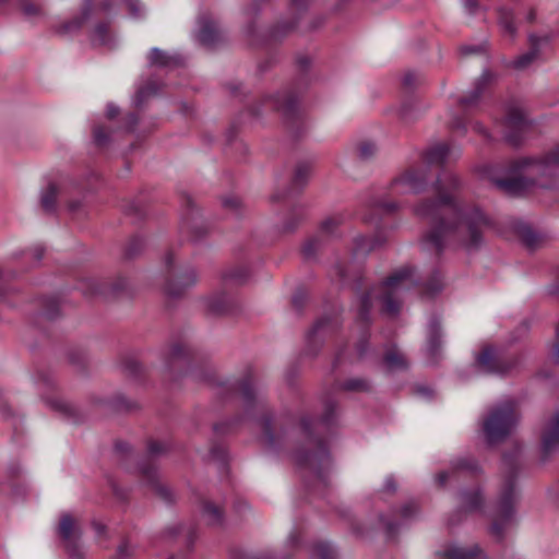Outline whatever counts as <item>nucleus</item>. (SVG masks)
<instances>
[{"label":"nucleus","mask_w":559,"mask_h":559,"mask_svg":"<svg viewBox=\"0 0 559 559\" xmlns=\"http://www.w3.org/2000/svg\"><path fill=\"white\" fill-rule=\"evenodd\" d=\"M395 183L414 193L431 191L437 197L436 200L419 203L415 209L418 217L431 223V229L423 241L426 250L440 254L448 237L467 249L480 246L488 221L478 207L455 200L453 191L459 185L455 177H399Z\"/></svg>","instance_id":"f257e3e1"},{"label":"nucleus","mask_w":559,"mask_h":559,"mask_svg":"<svg viewBox=\"0 0 559 559\" xmlns=\"http://www.w3.org/2000/svg\"><path fill=\"white\" fill-rule=\"evenodd\" d=\"M236 389L242 397V419L258 423L262 429L263 442L270 448L278 447L287 431L282 426L273 425L265 396L257 386L255 381L251 377H247L238 383L226 384L228 391Z\"/></svg>","instance_id":"f03ea898"},{"label":"nucleus","mask_w":559,"mask_h":559,"mask_svg":"<svg viewBox=\"0 0 559 559\" xmlns=\"http://www.w3.org/2000/svg\"><path fill=\"white\" fill-rule=\"evenodd\" d=\"M415 284L411 267L404 266L393 272L380 287L372 289L361 297L357 318L359 324L365 328L370 323L369 312L372 297L381 299L384 313L396 316L401 308L400 294Z\"/></svg>","instance_id":"7ed1b4c3"},{"label":"nucleus","mask_w":559,"mask_h":559,"mask_svg":"<svg viewBox=\"0 0 559 559\" xmlns=\"http://www.w3.org/2000/svg\"><path fill=\"white\" fill-rule=\"evenodd\" d=\"M312 419L309 416H301L299 423L293 428V432L305 439V444L295 453L296 463L320 479H324V473L331 466V456L325 443L313 435Z\"/></svg>","instance_id":"20e7f679"},{"label":"nucleus","mask_w":559,"mask_h":559,"mask_svg":"<svg viewBox=\"0 0 559 559\" xmlns=\"http://www.w3.org/2000/svg\"><path fill=\"white\" fill-rule=\"evenodd\" d=\"M519 468L518 460L513 456H503V484L497 507V514L492 521L491 534L502 537L506 527L511 523L516 500L515 477Z\"/></svg>","instance_id":"39448f33"},{"label":"nucleus","mask_w":559,"mask_h":559,"mask_svg":"<svg viewBox=\"0 0 559 559\" xmlns=\"http://www.w3.org/2000/svg\"><path fill=\"white\" fill-rule=\"evenodd\" d=\"M519 421L520 413L513 400L495 405L483 421L487 442L490 444L501 442L512 433Z\"/></svg>","instance_id":"423d86ee"},{"label":"nucleus","mask_w":559,"mask_h":559,"mask_svg":"<svg viewBox=\"0 0 559 559\" xmlns=\"http://www.w3.org/2000/svg\"><path fill=\"white\" fill-rule=\"evenodd\" d=\"M165 266L168 270L164 292L168 297H181L187 289L198 282V273L191 266H186L179 271H173L174 254L168 252L165 255Z\"/></svg>","instance_id":"0eeeda50"},{"label":"nucleus","mask_w":559,"mask_h":559,"mask_svg":"<svg viewBox=\"0 0 559 559\" xmlns=\"http://www.w3.org/2000/svg\"><path fill=\"white\" fill-rule=\"evenodd\" d=\"M556 166H559V146L543 156H521L512 159L506 175L537 174Z\"/></svg>","instance_id":"6e6552de"},{"label":"nucleus","mask_w":559,"mask_h":559,"mask_svg":"<svg viewBox=\"0 0 559 559\" xmlns=\"http://www.w3.org/2000/svg\"><path fill=\"white\" fill-rule=\"evenodd\" d=\"M182 207L181 230L188 234L193 241L204 238L210 227L191 195H182Z\"/></svg>","instance_id":"1a4fd4ad"},{"label":"nucleus","mask_w":559,"mask_h":559,"mask_svg":"<svg viewBox=\"0 0 559 559\" xmlns=\"http://www.w3.org/2000/svg\"><path fill=\"white\" fill-rule=\"evenodd\" d=\"M462 151L453 142H438L429 146L421 155L423 162L431 167H444L456 162Z\"/></svg>","instance_id":"9d476101"},{"label":"nucleus","mask_w":559,"mask_h":559,"mask_svg":"<svg viewBox=\"0 0 559 559\" xmlns=\"http://www.w3.org/2000/svg\"><path fill=\"white\" fill-rule=\"evenodd\" d=\"M58 534L66 545V549L72 559H83L84 551L80 544L81 530L76 520L70 514L60 518Z\"/></svg>","instance_id":"9b49d317"},{"label":"nucleus","mask_w":559,"mask_h":559,"mask_svg":"<svg viewBox=\"0 0 559 559\" xmlns=\"http://www.w3.org/2000/svg\"><path fill=\"white\" fill-rule=\"evenodd\" d=\"M489 183L507 197H522L537 186L533 177H486Z\"/></svg>","instance_id":"f8f14e48"},{"label":"nucleus","mask_w":559,"mask_h":559,"mask_svg":"<svg viewBox=\"0 0 559 559\" xmlns=\"http://www.w3.org/2000/svg\"><path fill=\"white\" fill-rule=\"evenodd\" d=\"M476 365L481 372L503 374L515 366V360L499 357L493 348L485 347L477 356Z\"/></svg>","instance_id":"ddd939ff"},{"label":"nucleus","mask_w":559,"mask_h":559,"mask_svg":"<svg viewBox=\"0 0 559 559\" xmlns=\"http://www.w3.org/2000/svg\"><path fill=\"white\" fill-rule=\"evenodd\" d=\"M542 460L546 461L559 450V412L545 420L540 431Z\"/></svg>","instance_id":"4468645a"},{"label":"nucleus","mask_w":559,"mask_h":559,"mask_svg":"<svg viewBox=\"0 0 559 559\" xmlns=\"http://www.w3.org/2000/svg\"><path fill=\"white\" fill-rule=\"evenodd\" d=\"M336 329V324L332 323L330 318L319 319L307 335V355H316L319 347L322 344V336L333 332Z\"/></svg>","instance_id":"2eb2a0df"},{"label":"nucleus","mask_w":559,"mask_h":559,"mask_svg":"<svg viewBox=\"0 0 559 559\" xmlns=\"http://www.w3.org/2000/svg\"><path fill=\"white\" fill-rule=\"evenodd\" d=\"M141 475L152 488V490L160 497L165 502L170 503L175 500L173 490L158 479L156 468L151 464H145L140 467Z\"/></svg>","instance_id":"dca6fc26"},{"label":"nucleus","mask_w":559,"mask_h":559,"mask_svg":"<svg viewBox=\"0 0 559 559\" xmlns=\"http://www.w3.org/2000/svg\"><path fill=\"white\" fill-rule=\"evenodd\" d=\"M479 471H480V468H479L477 462H475L472 459L463 457V459H459V460L454 461L451 465L450 471L440 472L436 477V481L439 486L442 487L445 485L447 480L450 477L459 476L464 472L471 473V474H476Z\"/></svg>","instance_id":"f3484780"},{"label":"nucleus","mask_w":559,"mask_h":559,"mask_svg":"<svg viewBox=\"0 0 559 559\" xmlns=\"http://www.w3.org/2000/svg\"><path fill=\"white\" fill-rule=\"evenodd\" d=\"M190 356V348L183 343L173 344L164 357V368L167 372L173 373L176 369H180Z\"/></svg>","instance_id":"a211bd4d"},{"label":"nucleus","mask_w":559,"mask_h":559,"mask_svg":"<svg viewBox=\"0 0 559 559\" xmlns=\"http://www.w3.org/2000/svg\"><path fill=\"white\" fill-rule=\"evenodd\" d=\"M418 513V506L415 501H408L404 503L397 512L399 521L386 520L384 518L381 521L384 523L386 533L389 536H393L402 523L407 522L415 518Z\"/></svg>","instance_id":"6ab92c4d"},{"label":"nucleus","mask_w":559,"mask_h":559,"mask_svg":"<svg viewBox=\"0 0 559 559\" xmlns=\"http://www.w3.org/2000/svg\"><path fill=\"white\" fill-rule=\"evenodd\" d=\"M198 24V39L201 44L212 46L221 38V32L211 16H200Z\"/></svg>","instance_id":"aec40b11"},{"label":"nucleus","mask_w":559,"mask_h":559,"mask_svg":"<svg viewBox=\"0 0 559 559\" xmlns=\"http://www.w3.org/2000/svg\"><path fill=\"white\" fill-rule=\"evenodd\" d=\"M440 338H441L440 320L437 317H432L429 321L428 336H427V343H428L427 350L432 359H436L438 357L439 349L441 346Z\"/></svg>","instance_id":"412c9836"},{"label":"nucleus","mask_w":559,"mask_h":559,"mask_svg":"<svg viewBox=\"0 0 559 559\" xmlns=\"http://www.w3.org/2000/svg\"><path fill=\"white\" fill-rule=\"evenodd\" d=\"M445 559H481L483 551L477 545L471 547L452 546L443 551Z\"/></svg>","instance_id":"4be33fe9"},{"label":"nucleus","mask_w":559,"mask_h":559,"mask_svg":"<svg viewBox=\"0 0 559 559\" xmlns=\"http://www.w3.org/2000/svg\"><path fill=\"white\" fill-rule=\"evenodd\" d=\"M544 39L535 36L530 37L531 49L526 53L520 56L513 61V67L519 70L527 68L534 60L537 59L539 52V46Z\"/></svg>","instance_id":"5701e85b"},{"label":"nucleus","mask_w":559,"mask_h":559,"mask_svg":"<svg viewBox=\"0 0 559 559\" xmlns=\"http://www.w3.org/2000/svg\"><path fill=\"white\" fill-rule=\"evenodd\" d=\"M60 193V187L55 182H49L41 191L40 206L46 213H52L56 210L57 197Z\"/></svg>","instance_id":"b1692460"},{"label":"nucleus","mask_w":559,"mask_h":559,"mask_svg":"<svg viewBox=\"0 0 559 559\" xmlns=\"http://www.w3.org/2000/svg\"><path fill=\"white\" fill-rule=\"evenodd\" d=\"M491 79L492 75L489 72H484L476 82L473 91L468 95L461 98V104L466 107L475 105L483 94L485 86L491 81Z\"/></svg>","instance_id":"393cba45"},{"label":"nucleus","mask_w":559,"mask_h":559,"mask_svg":"<svg viewBox=\"0 0 559 559\" xmlns=\"http://www.w3.org/2000/svg\"><path fill=\"white\" fill-rule=\"evenodd\" d=\"M484 499L478 489L461 492V508L465 512H473L483 506Z\"/></svg>","instance_id":"a878e982"},{"label":"nucleus","mask_w":559,"mask_h":559,"mask_svg":"<svg viewBox=\"0 0 559 559\" xmlns=\"http://www.w3.org/2000/svg\"><path fill=\"white\" fill-rule=\"evenodd\" d=\"M202 515L207 524L212 526L222 524L224 518L221 507L209 500L202 501Z\"/></svg>","instance_id":"bb28decb"},{"label":"nucleus","mask_w":559,"mask_h":559,"mask_svg":"<svg viewBox=\"0 0 559 559\" xmlns=\"http://www.w3.org/2000/svg\"><path fill=\"white\" fill-rule=\"evenodd\" d=\"M383 360L390 370H402L408 366L405 356L396 347L388 349Z\"/></svg>","instance_id":"cd10ccee"},{"label":"nucleus","mask_w":559,"mask_h":559,"mask_svg":"<svg viewBox=\"0 0 559 559\" xmlns=\"http://www.w3.org/2000/svg\"><path fill=\"white\" fill-rule=\"evenodd\" d=\"M79 289L84 295H88V296L107 295V294H109V285H108V283H99L98 281L93 280V278L83 280L79 284Z\"/></svg>","instance_id":"c85d7f7f"},{"label":"nucleus","mask_w":559,"mask_h":559,"mask_svg":"<svg viewBox=\"0 0 559 559\" xmlns=\"http://www.w3.org/2000/svg\"><path fill=\"white\" fill-rule=\"evenodd\" d=\"M148 59L152 66L158 67H169L171 64H177L179 62L178 57L169 56L168 53L158 48H153L151 50Z\"/></svg>","instance_id":"c756f323"},{"label":"nucleus","mask_w":559,"mask_h":559,"mask_svg":"<svg viewBox=\"0 0 559 559\" xmlns=\"http://www.w3.org/2000/svg\"><path fill=\"white\" fill-rule=\"evenodd\" d=\"M304 218V213L301 210L292 211L280 225V231L282 234H290L294 233Z\"/></svg>","instance_id":"7c9ffc66"},{"label":"nucleus","mask_w":559,"mask_h":559,"mask_svg":"<svg viewBox=\"0 0 559 559\" xmlns=\"http://www.w3.org/2000/svg\"><path fill=\"white\" fill-rule=\"evenodd\" d=\"M207 308L214 314H224L229 310V299L225 294L209 298Z\"/></svg>","instance_id":"2f4dec72"},{"label":"nucleus","mask_w":559,"mask_h":559,"mask_svg":"<svg viewBox=\"0 0 559 559\" xmlns=\"http://www.w3.org/2000/svg\"><path fill=\"white\" fill-rule=\"evenodd\" d=\"M324 239L322 236H314L309 238L302 246L301 252L305 259H313L317 252L322 248Z\"/></svg>","instance_id":"473e14b6"},{"label":"nucleus","mask_w":559,"mask_h":559,"mask_svg":"<svg viewBox=\"0 0 559 559\" xmlns=\"http://www.w3.org/2000/svg\"><path fill=\"white\" fill-rule=\"evenodd\" d=\"M499 24L510 36L515 34V26L513 24V13L507 8L499 9Z\"/></svg>","instance_id":"72a5a7b5"},{"label":"nucleus","mask_w":559,"mask_h":559,"mask_svg":"<svg viewBox=\"0 0 559 559\" xmlns=\"http://www.w3.org/2000/svg\"><path fill=\"white\" fill-rule=\"evenodd\" d=\"M341 389L350 392H367L370 390V384L366 379L353 378L344 381Z\"/></svg>","instance_id":"f704fd0d"},{"label":"nucleus","mask_w":559,"mask_h":559,"mask_svg":"<svg viewBox=\"0 0 559 559\" xmlns=\"http://www.w3.org/2000/svg\"><path fill=\"white\" fill-rule=\"evenodd\" d=\"M507 123L510 127L522 129L526 124V118L522 109L511 108L507 115Z\"/></svg>","instance_id":"c9c22d12"},{"label":"nucleus","mask_w":559,"mask_h":559,"mask_svg":"<svg viewBox=\"0 0 559 559\" xmlns=\"http://www.w3.org/2000/svg\"><path fill=\"white\" fill-rule=\"evenodd\" d=\"M110 41V36L108 33V26L106 24H98L92 35V43L94 45H108Z\"/></svg>","instance_id":"e433bc0d"},{"label":"nucleus","mask_w":559,"mask_h":559,"mask_svg":"<svg viewBox=\"0 0 559 559\" xmlns=\"http://www.w3.org/2000/svg\"><path fill=\"white\" fill-rule=\"evenodd\" d=\"M312 556L316 559H334L335 552L330 544L320 542L314 544Z\"/></svg>","instance_id":"4c0bfd02"},{"label":"nucleus","mask_w":559,"mask_h":559,"mask_svg":"<svg viewBox=\"0 0 559 559\" xmlns=\"http://www.w3.org/2000/svg\"><path fill=\"white\" fill-rule=\"evenodd\" d=\"M377 151L378 146L372 141H362L357 146V153L361 159H369L377 153Z\"/></svg>","instance_id":"58836bf2"},{"label":"nucleus","mask_w":559,"mask_h":559,"mask_svg":"<svg viewBox=\"0 0 559 559\" xmlns=\"http://www.w3.org/2000/svg\"><path fill=\"white\" fill-rule=\"evenodd\" d=\"M144 247V241L139 237H133L128 242L124 249V255L129 259L134 258L139 254Z\"/></svg>","instance_id":"ea45409f"},{"label":"nucleus","mask_w":559,"mask_h":559,"mask_svg":"<svg viewBox=\"0 0 559 559\" xmlns=\"http://www.w3.org/2000/svg\"><path fill=\"white\" fill-rule=\"evenodd\" d=\"M290 189L285 192L283 195H277L276 198H283L288 195H294L298 191H300L307 183L306 177H288Z\"/></svg>","instance_id":"a19ab883"},{"label":"nucleus","mask_w":559,"mask_h":559,"mask_svg":"<svg viewBox=\"0 0 559 559\" xmlns=\"http://www.w3.org/2000/svg\"><path fill=\"white\" fill-rule=\"evenodd\" d=\"M442 277L439 272H435L430 280L425 284V289L427 294H436L442 289Z\"/></svg>","instance_id":"79ce46f5"},{"label":"nucleus","mask_w":559,"mask_h":559,"mask_svg":"<svg viewBox=\"0 0 559 559\" xmlns=\"http://www.w3.org/2000/svg\"><path fill=\"white\" fill-rule=\"evenodd\" d=\"M248 277V270L245 266H236L225 273V278L236 283H242Z\"/></svg>","instance_id":"37998d69"},{"label":"nucleus","mask_w":559,"mask_h":559,"mask_svg":"<svg viewBox=\"0 0 559 559\" xmlns=\"http://www.w3.org/2000/svg\"><path fill=\"white\" fill-rule=\"evenodd\" d=\"M296 104H297V100L292 96L285 97L283 99L280 97H276V98H274L273 107L278 110L289 112L295 108Z\"/></svg>","instance_id":"c03bdc74"},{"label":"nucleus","mask_w":559,"mask_h":559,"mask_svg":"<svg viewBox=\"0 0 559 559\" xmlns=\"http://www.w3.org/2000/svg\"><path fill=\"white\" fill-rule=\"evenodd\" d=\"M336 413V402L332 400H328L324 403V414L322 415V423L325 425H330L333 421L334 415Z\"/></svg>","instance_id":"a18cd8bd"},{"label":"nucleus","mask_w":559,"mask_h":559,"mask_svg":"<svg viewBox=\"0 0 559 559\" xmlns=\"http://www.w3.org/2000/svg\"><path fill=\"white\" fill-rule=\"evenodd\" d=\"M340 219L335 217L328 218L321 224V234L324 236H331L340 225Z\"/></svg>","instance_id":"49530a36"},{"label":"nucleus","mask_w":559,"mask_h":559,"mask_svg":"<svg viewBox=\"0 0 559 559\" xmlns=\"http://www.w3.org/2000/svg\"><path fill=\"white\" fill-rule=\"evenodd\" d=\"M134 554V547L128 542H123L117 549V557L119 559H128Z\"/></svg>","instance_id":"de8ad7c7"},{"label":"nucleus","mask_w":559,"mask_h":559,"mask_svg":"<svg viewBox=\"0 0 559 559\" xmlns=\"http://www.w3.org/2000/svg\"><path fill=\"white\" fill-rule=\"evenodd\" d=\"M222 204L225 209L237 211L241 205V201L238 197L228 195L223 198Z\"/></svg>","instance_id":"09e8293b"},{"label":"nucleus","mask_w":559,"mask_h":559,"mask_svg":"<svg viewBox=\"0 0 559 559\" xmlns=\"http://www.w3.org/2000/svg\"><path fill=\"white\" fill-rule=\"evenodd\" d=\"M147 451L150 456H156L166 451L165 444L158 442V441H150L147 445Z\"/></svg>","instance_id":"8fccbe9b"},{"label":"nucleus","mask_w":559,"mask_h":559,"mask_svg":"<svg viewBox=\"0 0 559 559\" xmlns=\"http://www.w3.org/2000/svg\"><path fill=\"white\" fill-rule=\"evenodd\" d=\"M94 140L98 145H105L108 140V135L103 127H96L94 129Z\"/></svg>","instance_id":"3c124183"},{"label":"nucleus","mask_w":559,"mask_h":559,"mask_svg":"<svg viewBox=\"0 0 559 559\" xmlns=\"http://www.w3.org/2000/svg\"><path fill=\"white\" fill-rule=\"evenodd\" d=\"M155 92H156V88L151 87V86L140 88L134 98L135 105L139 106L142 103V100L144 99V97H146L147 95L153 94Z\"/></svg>","instance_id":"603ef678"},{"label":"nucleus","mask_w":559,"mask_h":559,"mask_svg":"<svg viewBox=\"0 0 559 559\" xmlns=\"http://www.w3.org/2000/svg\"><path fill=\"white\" fill-rule=\"evenodd\" d=\"M127 285L128 281L123 277H119L110 284V292L112 294H117L119 292H122L127 287Z\"/></svg>","instance_id":"864d4df0"},{"label":"nucleus","mask_w":559,"mask_h":559,"mask_svg":"<svg viewBox=\"0 0 559 559\" xmlns=\"http://www.w3.org/2000/svg\"><path fill=\"white\" fill-rule=\"evenodd\" d=\"M57 313H58V304L56 302V300L49 299L44 314L48 319H53V318H56Z\"/></svg>","instance_id":"5fc2aeb1"},{"label":"nucleus","mask_w":559,"mask_h":559,"mask_svg":"<svg viewBox=\"0 0 559 559\" xmlns=\"http://www.w3.org/2000/svg\"><path fill=\"white\" fill-rule=\"evenodd\" d=\"M190 377L195 380V381H201V380H211L212 377H213V373L212 371H206L204 374L201 373L200 371L198 370H191L190 371Z\"/></svg>","instance_id":"6e6d98bb"},{"label":"nucleus","mask_w":559,"mask_h":559,"mask_svg":"<svg viewBox=\"0 0 559 559\" xmlns=\"http://www.w3.org/2000/svg\"><path fill=\"white\" fill-rule=\"evenodd\" d=\"M22 10L28 16H33L39 13V7L36 3H24L22 5Z\"/></svg>","instance_id":"4d7b16f0"},{"label":"nucleus","mask_w":559,"mask_h":559,"mask_svg":"<svg viewBox=\"0 0 559 559\" xmlns=\"http://www.w3.org/2000/svg\"><path fill=\"white\" fill-rule=\"evenodd\" d=\"M477 175H495L497 173V169L491 164H483L477 169Z\"/></svg>","instance_id":"13d9d810"},{"label":"nucleus","mask_w":559,"mask_h":559,"mask_svg":"<svg viewBox=\"0 0 559 559\" xmlns=\"http://www.w3.org/2000/svg\"><path fill=\"white\" fill-rule=\"evenodd\" d=\"M377 209L384 213H392L396 209V205L393 202L385 201V202L378 203Z\"/></svg>","instance_id":"bf43d9fd"},{"label":"nucleus","mask_w":559,"mask_h":559,"mask_svg":"<svg viewBox=\"0 0 559 559\" xmlns=\"http://www.w3.org/2000/svg\"><path fill=\"white\" fill-rule=\"evenodd\" d=\"M464 9L467 13L473 14L478 9V3L476 0H465Z\"/></svg>","instance_id":"052dcab7"},{"label":"nucleus","mask_w":559,"mask_h":559,"mask_svg":"<svg viewBox=\"0 0 559 559\" xmlns=\"http://www.w3.org/2000/svg\"><path fill=\"white\" fill-rule=\"evenodd\" d=\"M484 48L483 46H463L461 48L462 52L465 53V55H471V53H476V52H479L481 51Z\"/></svg>","instance_id":"680f3d73"},{"label":"nucleus","mask_w":559,"mask_h":559,"mask_svg":"<svg viewBox=\"0 0 559 559\" xmlns=\"http://www.w3.org/2000/svg\"><path fill=\"white\" fill-rule=\"evenodd\" d=\"M552 358L559 361V325L557 326L556 342L552 349Z\"/></svg>","instance_id":"e2e57ef3"},{"label":"nucleus","mask_w":559,"mask_h":559,"mask_svg":"<svg viewBox=\"0 0 559 559\" xmlns=\"http://www.w3.org/2000/svg\"><path fill=\"white\" fill-rule=\"evenodd\" d=\"M119 112V109L114 104H108L106 109V115L108 118L112 119L115 118Z\"/></svg>","instance_id":"0e129e2a"},{"label":"nucleus","mask_w":559,"mask_h":559,"mask_svg":"<svg viewBox=\"0 0 559 559\" xmlns=\"http://www.w3.org/2000/svg\"><path fill=\"white\" fill-rule=\"evenodd\" d=\"M417 78L415 73L408 72L404 75V84L406 86H412L416 82Z\"/></svg>","instance_id":"69168bd1"},{"label":"nucleus","mask_w":559,"mask_h":559,"mask_svg":"<svg viewBox=\"0 0 559 559\" xmlns=\"http://www.w3.org/2000/svg\"><path fill=\"white\" fill-rule=\"evenodd\" d=\"M45 249L43 246L37 245L32 249V253L35 257L36 260H40L44 255Z\"/></svg>","instance_id":"338daca9"},{"label":"nucleus","mask_w":559,"mask_h":559,"mask_svg":"<svg viewBox=\"0 0 559 559\" xmlns=\"http://www.w3.org/2000/svg\"><path fill=\"white\" fill-rule=\"evenodd\" d=\"M367 342V337L364 336L357 344V350L360 356H362L366 353Z\"/></svg>","instance_id":"774afa93"}]
</instances>
